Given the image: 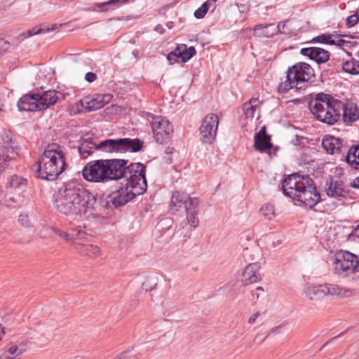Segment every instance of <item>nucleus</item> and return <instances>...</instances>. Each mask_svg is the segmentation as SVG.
<instances>
[{
  "instance_id": "f257e3e1",
  "label": "nucleus",
  "mask_w": 359,
  "mask_h": 359,
  "mask_svg": "<svg viewBox=\"0 0 359 359\" xmlns=\"http://www.w3.org/2000/svg\"><path fill=\"white\" fill-rule=\"evenodd\" d=\"M124 159H107V180H118L126 177V183L117 191L113 198L116 206L123 205L137 196L143 194L147 188L145 167L140 163H131L126 167Z\"/></svg>"
},
{
  "instance_id": "f03ea898",
  "label": "nucleus",
  "mask_w": 359,
  "mask_h": 359,
  "mask_svg": "<svg viewBox=\"0 0 359 359\" xmlns=\"http://www.w3.org/2000/svg\"><path fill=\"white\" fill-rule=\"evenodd\" d=\"M96 196L75 182L61 187L54 196L53 205L60 214L72 218L91 212L96 204Z\"/></svg>"
},
{
  "instance_id": "7ed1b4c3",
  "label": "nucleus",
  "mask_w": 359,
  "mask_h": 359,
  "mask_svg": "<svg viewBox=\"0 0 359 359\" xmlns=\"http://www.w3.org/2000/svg\"><path fill=\"white\" fill-rule=\"evenodd\" d=\"M282 188L287 196L306 207L312 208L320 201V195L308 176L297 173L289 175L283 182Z\"/></svg>"
},
{
  "instance_id": "20e7f679",
  "label": "nucleus",
  "mask_w": 359,
  "mask_h": 359,
  "mask_svg": "<svg viewBox=\"0 0 359 359\" xmlns=\"http://www.w3.org/2000/svg\"><path fill=\"white\" fill-rule=\"evenodd\" d=\"M65 148L57 143L48 144L35 165L36 175L43 180L53 181L66 168Z\"/></svg>"
},
{
  "instance_id": "39448f33",
  "label": "nucleus",
  "mask_w": 359,
  "mask_h": 359,
  "mask_svg": "<svg viewBox=\"0 0 359 359\" xmlns=\"http://www.w3.org/2000/svg\"><path fill=\"white\" fill-rule=\"evenodd\" d=\"M341 102L330 95L319 93L309 103L313 115L320 121L328 125L336 123L339 117Z\"/></svg>"
},
{
  "instance_id": "423d86ee",
  "label": "nucleus",
  "mask_w": 359,
  "mask_h": 359,
  "mask_svg": "<svg viewBox=\"0 0 359 359\" xmlns=\"http://www.w3.org/2000/svg\"><path fill=\"white\" fill-rule=\"evenodd\" d=\"M353 293V290L351 289L332 284L308 283L302 290L303 297L311 302H318L326 296L346 297L351 296Z\"/></svg>"
},
{
  "instance_id": "0eeeda50",
  "label": "nucleus",
  "mask_w": 359,
  "mask_h": 359,
  "mask_svg": "<svg viewBox=\"0 0 359 359\" xmlns=\"http://www.w3.org/2000/svg\"><path fill=\"white\" fill-rule=\"evenodd\" d=\"M314 76V70L311 65L299 62L289 68L285 81L279 85V90L286 93L293 88L300 89L305 82Z\"/></svg>"
},
{
  "instance_id": "6e6552de",
  "label": "nucleus",
  "mask_w": 359,
  "mask_h": 359,
  "mask_svg": "<svg viewBox=\"0 0 359 359\" xmlns=\"http://www.w3.org/2000/svg\"><path fill=\"white\" fill-rule=\"evenodd\" d=\"M334 272L346 277L359 271V257L346 250L335 253L333 261Z\"/></svg>"
},
{
  "instance_id": "1a4fd4ad",
  "label": "nucleus",
  "mask_w": 359,
  "mask_h": 359,
  "mask_svg": "<svg viewBox=\"0 0 359 359\" xmlns=\"http://www.w3.org/2000/svg\"><path fill=\"white\" fill-rule=\"evenodd\" d=\"M141 147L142 144L138 139H109L97 144V150L106 153L137 152Z\"/></svg>"
},
{
  "instance_id": "9d476101",
  "label": "nucleus",
  "mask_w": 359,
  "mask_h": 359,
  "mask_svg": "<svg viewBox=\"0 0 359 359\" xmlns=\"http://www.w3.org/2000/svg\"><path fill=\"white\" fill-rule=\"evenodd\" d=\"M83 178L91 182H107L106 160H97L88 163L82 171Z\"/></svg>"
},
{
  "instance_id": "9b49d317",
  "label": "nucleus",
  "mask_w": 359,
  "mask_h": 359,
  "mask_svg": "<svg viewBox=\"0 0 359 359\" xmlns=\"http://www.w3.org/2000/svg\"><path fill=\"white\" fill-rule=\"evenodd\" d=\"M27 186V179L13 175L8 180L7 189L8 190V201L20 203L25 201L24 192Z\"/></svg>"
},
{
  "instance_id": "f8f14e48",
  "label": "nucleus",
  "mask_w": 359,
  "mask_h": 359,
  "mask_svg": "<svg viewBox=\"0 0 359 359\" xmlns=\"http://www.w3.org/2000/svg\"><path fill=\"white\" fill-rule=\"evenodd\" d=\"M148 120L151 123L154 137L159 143L168 139L172 133V127L168 119L161 116H148Z\"/></svg>"
},
{
  "instance_id": "ddd939ff",
  "label": "nucleus",
  "mask_w": 359,
  "mask_h": 359,
  "mask_svg": "<svg viewBox=\"0 0 359 359\" xmlns=\"http://www.w3.org/2000/svg\"><path fill=\"white\" fill-rule=\"evenodd\" d=\"M219 124V118L215 114L206 115L200 127L201 141L205 144H211L215 139Z\"/></svg>"
},
{
  "instance_id": "4468645a",
  "label": "nucleus",
  "mask_w": 359,
  "mask_h": 359,
  "mask_svg": "<svg viewBox=\"0 0 359 359\" xmlns=\"http://www.w3.org/2000/svg\"><path fill=\"white\" fill-rule=\"evenodd\" d=\"M196 198H191L184 192L175 191L172 196L169 210L172 214L184 212L191 206V202H196Z\"/></svg>"
},
{
  "instance_id": "2eb2a0df",
  "label": "nucleus",
  "mask_w": 359,
  "mask_h": 359,
  "mask_svg": "<svg viewBox=\"0 0 359 359\" xmlns=\"http://www.w3.org/2000/svg\"><path fill=\"white\" fill-rule=\"evenodd\" d=\"M112 98L110 94H95L83 97L81 100V106L88 111L101 109L109 103Z\"/></svg>"
},
{
  "instance_id": "dca6fc26",
  "label": "nucleus",
  "mask_w": 359,
  "mask_h": 359,
  "mask_svg": "<svg viewBox=\"0 0 359 359\" xmlns=\"http://www.w3.org/2000/svg\"><path fill=\"white\" fill-rule=\"evenodd\" d=\"M261 268L262 265L258 262L246 266L241 276V281L242 284L243 285H248L259 282L261 280Z\"/></svg>"
},
{
  "instance_id": "f3484780",
  "label": "nucleus",
  "mask_w": 359,
  "mask_h": 359,
  "mask_svg": "<svg viewBox=\"0 0 359 359\" xmlns=\"http://www.w3.org/2000/svg\"><path fill=\"white\" fill-rule=\"evenodd\" d=\"M39 94H27L23 95L18 102L20 111H40Z\"/></svg>"
},
{
  "instance_id": "a211bd4d",
  "label": "nucleus",
  "mask_w": 359,
  "mask_h": 359,
  "mask_svg": "<svg viewBox=\"0 0 359 359\" xmlns=\"http://www.w3.org/2000/svg\"><path fill=\"white\" fill-rule=\"evenodd\" d=\"M346 37L348 36H341L334 32L333 34H323L318 35L313 39V41L343 47L348 42L345 39Z\"/></svg>"
},
{
  "instance_id": "6ab92c4d",
  "label": "nucleus",
  "mask_w": 359,
  "mask_h": 359,
  "mask_svg": "<svg viewBox=\"0 0 359 359\" xmlns=\"http://www.w3.org/2000/svg\"><path fill=\"white\" fill-rule=\"evenodd\" d=\"M300 53L302 55L309 57L318 63H324L330 58V54L327 50L317 47L302 48Z\"/></svg>"
},
{
  "instance_id": "aec40b11",
  "label": "nucleus",
  "mask_w": 359,
  "mask_h": 359,
  "mask_svg": "<svg viewBox=\"0 0 359 359\" xmlns=\"http://www.w3.org/2000/svg\"><path fill=\"white\" fill-rule=\"evenodd\" d=\"M62 94L56 90H47L41 95L39 94L40 111L44 110L54 105L60 98Z\"/></svg>"
},
{
  "instance_id": "412c9836",
  "label": "nucleus",
  "mask_w": 359,
  "mask_h": 359,
  "mask_svg": "<svg viewBox=\"0 0 359 359\" xmlns=\"http://www.w3.org/2000/svg\"><path fill=\"white\" fill-rule=\"evenodd\" d=\"M343 108V119L346 123H351L359 118V108L351 102L341 104Z\"/></svg>"
},
{
  "instance_id": "4be33fe9",
  "label": "nucleus",
  "mask_w": 359,
  "mask_h": 359,
  "mask_svg": "<svg viewBox=\"0 0 359 359\" xmlns=\"http://www.w3.org/2000/svg\"><path fill=\"white\" fill-rule=\"evenodd\" d=\"M323 147L330 154H338L341 147V142L340 139L332 135H326L322 142Z\"/></svg>"
},
{
  "instance_id": "5701e85b",
  "label": "nucleus",
  "mask_w": 359,
  "mask_h": 359,
  "mask_svg": "<svg viewBox=\"0 0 359 359\" xmlns=\"http://www.w3.org/2000/svg\"><path fill=\"white\" fill-rule=\"evenodd\" d=\"M254 147L255 149L263 151L270 149L271 144L270 137L266 134L265 128H262L255 136Z\"/></svg>"
},
{
  "instance_id": "b1692460",
  "label": "nucleus",
  "mask_w": 359,
  "mask_h": 359,
  "mask_svg": "<svg viewBox=\"0 0 359 359\" xmlns=\"http://www.w3.org/2000/svg\"><path fill=\"white\" fill-rule=\"evenodd\" d=\"M261 107V102L257 98H251L249 101L246 102L243 105V111L245 116L248 118H253L257 112V118H259V111Z\"/></svg>"
},
{
  "instance_id": "393cba45",
  "label": "nucleus",
  "mask_w": 359,
  "mask_h": 359,
  "mask_svg": "<svg viewBox=\"0 0 359 359\" xmlns=\"http://www.w3.org/2000/svg\"><path fill=\"white\" fill-rule=\"evenodd\" d=\"M13 148L10 145L0 146V175L8 165V162L14 158Z\"/></svg>"
},
{
  "instance_id": "a878e982",
  "label": "nucleus",
  "mask_w": 359,
  "mask_h": 359,
  "mask_svg": "<svg viewBox=\"0 0 359 359\" xmlns=\"http://www.w3.org/2000/svg\"><path fill=\"white\" fill-rule=\"evenodd\" d=\"M325 191L327 194L334 198H341L346 197L347 192L343 188L341 184L338 182L331 181L327 184Z\"/></svg>"
},
{
  "instance_id": "bb28decb",
  "label": "nucleus",
  "mask_w": 359,
  "mask_h": 359,
  "mask_svg": "<svg viewBox=\"0 0 359 359\" xmlns=\"http://www.w3.org/2000/svg\"><path fill=\"white\" fill-rule=\"evenodd\" d=\"M198 200L196 202H191V206H189V208H187V210L184 212H186L188 224L193 227H196L198 224Z\"/></svg>"
},
{
  "instance_id": "cd10ccee",
  "label": "nucleus",
  "mask_w": 359,
  "mask_h": 359,
  "mask_svg": "<svg viewBox=\"0 0 359 359\" xmlns=\"http://www.w3.org/2000/svg\"><path fill=\"white\" fill-rule=\"evenodd\" d=\"M177 53L182 62L189 61L196 53V50L193 46L187 48L184 44H180L177 47Z\"/></svg>"
},
{
  "instance_id": "c85d7f7f",
  "label": "nucleus",
  "mask_w": 359,
  "mask_h": 359,
  "mask_svg": "<svg viewBox=\"0 0 359 359\" xmlns=\"http://www.w3.org/2000/svg\"><path fill=\"white\" fill-rule=\"evenodd\" d=\"M346 161L353 168H359V144L351 147L346 156Z\"/></svg>"
},
{
  "instance_id": "c756f323",
  "label": "nucleus",
  "mask_w": 359,
  "mask_h": 359,
  "mask_svg": "<svg viewBox=\"0 0 359 359\" xmlns=\"http://www.w3.org/2000/svg\"><path fill=\"white\" fill-rule=\"evenodd\" d=\"M23 353V350L18 345L11 344L6 350L0 355V359H15Z\"/></svg>"
},
{
  "instance_id": "7c9ffc66",
  "label": "nucleus",
  "mask_w": 359,
  "mask_h": 359,
  "mask_svg": "<svg viewBox=\"0 0 359 359\" xmlns=\"http://www.w3.org/2000/svg\"><path fill=\"white\" fill-rule=\"evenodd\" d=\"M342 69L344 72L351 74H359V61L350 60L343 62Z\"/></svg>"
},
{
  "instance_id": "2f4dec72",
  "label": "nucleus",
  "mask_w": 359,
  "mask_h": 359,
  "mask_svg": "<svg viewBox=\"0 0 359 359\" xmlns=\"http://www.w3.org/2000/svg\"><path fill=\"white\" fill-rule=\"evenodd\" d=\"M128 3V0H109L103 3H95L93 6L100 8L102 11H106L104 8L106 6L119 7Z\"/></svg>"
},
{
  "instance_id": "473e14b6",
  "label": "nucleus",
  "mask_w": 359,
  "mask_h": 359,
  "mask_svg": "<svg viewBox=\"0 0 359 359\" xmlns=\"http://www.w3.org/2000/svg\"><path fill=\"white\" fill-rule=\"evenodd\" d=\"M272 26V25L269 26H263L262 25H257L254 28L255 34L259 37H269L273 36L275 33V29H273L272 31L269 30V27Z\"/></svg>"
},
{
  "instance_id": "72a5a7b5",
  "label": "nucleus",
  "mask_w": 359,
  "mask_h": 359,
  "mask_svg": "<svg viewBox=\"0 0 359 359\" xmlns=\"http://www.w3.org/2000/svg\"><path fill=\"white\" fill-rule=\"evenodd\" d=\"M97 144L92 142H88V138L84 137L83 142L79 147V151L81 154H87L90 155L93 150L97 149Z\"/></svg>"
},
{
  "instance_id": "f704fd0d",
  "label": "nucleus",
  "mask_w": 359,
  "mask_h": 359,
  "mask_svg": "<svg viewBox=\"0 0 359 359\" xmlns=\"http://www.w3.org/2000/svg\"><path fill=\"white\" fill-rule=\"evenodd\" d=\"M261 215L268 220H272L276 217L275 208L273 205L265 204L260 208Z\"/></svg>"
},
{
  "instance_id": "c9c22d12",
  "label": "nucleus",
  "mask_w": 359,
  "mask_h": 359,
  "mask_svg": "<svg viewBox=\"0 0 359 359\" xmlns=\"http://www.w3.org/2000/svg\"><path fill=\"white\" fill-rule=\"evenodd\" d=\"M52 30H53V29H50L48 27H34L31 29L26 31L25 32H23L21 34V36L23 39H26L34 35L48 33Z\"/></svg>"
},
{
  "instance_id": "e433bc0d",
  "label": "nucleus",
  "mask_w": 359,
  "mask_h": 359,
  "mask_svg": "<svg viewBox=\"0 0 359 359\" xmlns=\"http://www.w3.org/2000/svg\"><path fill=\"white\" fill-rule=\"evenodd\" d=\"M76 249L77 250L81 251V253L86 254L89 256H97L100 253L99 248L97 246L93 245H87L85 246L76 247Z\"/></svg>"
},
{
  "instance_id": "4c0bfd02",
  "label": "nucleus",
  "mask_w": 359,
  "mask_h": 359,
  "mask_svg": "<svg viewBox=\"0 0 359 359\" xmlns=\"http://www.w3.org/2000/svg\"><path fill=\"white\" fill-rule=\"evenodd\" d=\"M18 223L23 227L30 229L34 226L32 219L27 213H21L18 217Z\"/></svg>"
},
{
  "instance_id": "58836bf2",
  "label": "nucleus",
  "mask_w": 359,
  "mask_h": 359,
  "mask_svg": "<svg viewBox=\"0 0 359 359\" xmlns=\"http://www.w3.org/2000/svg\"><path fill=\"white\" fill-rule=\"evenodd\" d=\"M208 11V3H203L195 12L194 16L201 19L203 18Z\"/></svg>"
},
{
  "instance_id": "ea45409f",
  "label": "nucleus",
  "mask_w": 359,
  "mask_h": 359,
  "mask_svg": "<svg viewBox=\"0 0 359 359\" xmlns=\"http://www.w3.org/2000/svg\"><path fill=\"white\" fill-rule=\"evenodd\" d=\"M70 235H71V241H73L74 240L82 239L83 238V236H85V233L81 229H73L70 232Z\"/></svg>"
},
{
  "instance_id": "a19ab883",
  "label": "nucleus",
  "mask_w": 359,
  "mask_h": 359,
  "mask_svg": "<svg viewBox=\"0 0 359 359\" xmlns=\"http://www.w3.org/2000/svg\"><path fill=\"white\" fill-rule=\"evenodd\" d=\"M156 285L155 280L151 278H147L142 283V287L146 290H151Z\"/></svg>"
},
{
  "instance_id": "79ce46f5",
  "label": "nucleus",
  "mask_w": 359,
  "mask_h": 359,
  "mask_svg": "<svg viewBox=\"0 0 359 359\" xmlns=\"http://www.w3.org/2000/svg\"><path fill=\"white\" fill-rule=\"evenodd\" d=\"M359 20V15L358 14H354L352 15H350L346 19L347 25L348 27H353L355 25L357 24Z\"/></svg>"
},
{
  "instance_id": "37998d69",
  "label": "nucleus",
  "mask_w": 359,
  "mask_h": 359,
  "mask_svg": "<svg viewBox=\"0 0 359 359\" xmlns=\"http://www.w3.org/2000/svg\"><path fill=\"white\" fill-rule=\"evenodd\" d=\"M55 233L60 236L61 238H64L65 241L70 242L71 241V235L70 233L61 231L60 229H55L54 230Z\"/></svg>"
},
{
  "instance_id": "c03bdc74",
  "label": "nucleus",
  "mask_w": 359,
  "mask_h": 359,
  "mask_svg": "<svg viewBox=\"0 0 359 359\" xmlns=\"http://www.w3.org/2000/svg\"><path fill=\"white\" fill-rule=\"evenodd\" d=\"M167 59L170 64H174L175 62H177L180 58L178 57V53H177V49H175L173 52L170 53L167 55Z\"/></svg>"
},
{
  "instance_id": "a18cd8bd",
  "label": "nucleus",
  "mask_w": 359,
  "mask_h": 359,
  "mask_svg": "<svg viewBox=\"0 0 359 359\" xmlns=\"http://www.w3.org/2000/svg\"><path fill=\"white\" fill-rule=\"evenodd\" d=\"M259 291H263V289L262 287H257L255 290L252 291V301L253 302H255V301L259 297L260 292Z\"/></svg>"
},
{
  "instance_id": "49530a36",
  "label": "nucleus",
  "mask_w": 359,
  "mask_h": 359,
  "mask_svg": "<svg viewBox=\"0 0 359 359\" xmlns=\"http://www.w3.org/2000/svg\"><path fill=\"white\" fill-rule=\"evenodd\" d=\"M96 79V74L93 72H88L85 75V79L90 83L95 81Z\"/></svg>"
},
{
  "instance_id": "de8ad7c7",
  "label": "nucleus",
  "mask_w": 359,
  "mask_h": 359,
  "mask_svg": "<svg viewBox=\"0 0 359 359\" xmlns=\"http://www.w3.org/2000/svg\"><path fill=\"white\" fill-rule=\"evenodd\" d=\"M260 316L259 312H255L253 314L250 316V317L248 319V323L250 324H254L255 323L257 318Z\"/></svg>"
},
{
  "instance_id": "09e8293b",
  "label": "nucleus",
  "mask_w": 359,
  "mask_h": 359,
  "mask_svg": "<svg viewBox=\"0 0 359 359\" xmlns=\"http://www.w3.org/2000/svg\"><path fill=\"white\" fill-rule=\"evenodd\" d=\"M128 358V352L124 351L120 353L118 355H117L114 359H127Z\"/></svg>"
},
{
  "instance_id": "8fccbe9b",
  "label": "nucleus",
  "mask_w": 359,
  "mask_h": 359,
  "mask_svg": "<svg viewBox=\"0 0 359 359\" xmlns=\"http://www.w3.org/2000/svg\"><path fill=\"white\" fill-rule=\"evenodd\" d=\"M6 46V42H4L3 40L0 39V55L4 53L5 51L4 46Z\"/></svg>"
},
{
  "instance_id": "3c124183",
  "label": "nucleus",
  "mask_w": 359,
  "mask_h": 359,
  "mask_svg": "<svg viewBox=\"0 0 359 359\" xmlns=\"http://www.w3.org/2000/svg\"><path fill=\"white\" fill-rule=\"evenodd\" d=\"M353 186L355 188L359 189V177L354 180L353 182Z\"/></svg>"
},
{
  "instance_id": "603ef678",
  "label": "nucleus",
  "mask_w": 359,
  "mask_h": 359,
  "mask_svg": "<svg viewBox=\"0 0 359 359\" xmlns=\"http://www.w3.org/2000/svg\"><path fill=\"white\" fill-rule=\"evenodd\" d=\"M284 27H285L284 23H279L277 26V29H278L279 32H280L281 29L284 28Z\"/></svg>"
},
{
  "instance_id": "864d4df0",
  "label": "nucleus",
  "mask_w": 359,
  "mask_h": 359,
  "mask_svg": "<svg viewBox=\"0 0 359 359\" xmlns=\"http://www.w3.org/2000/svg\"><path fill=\"white\" fill-rule=\"evenodd\" d=\"M4 334V328L0 325V340Z\"/></svg>"
},
{
  "instance_id": "5fc2aeb1",
  "label": "nucleus",
  "mask_w": 359,
  "mask_h": 359,
  "mask_svg": "<svg viewBox=\"0 0 359 359\" xmlns=\"http://www.w3.org/2000/svg\"><path fill=\"white\" fill-rule=\"evenodd\" d=\"M216 1H217V0H208L205 3H208V5L214 4Z\"/></svg>"
}]
</instances>
